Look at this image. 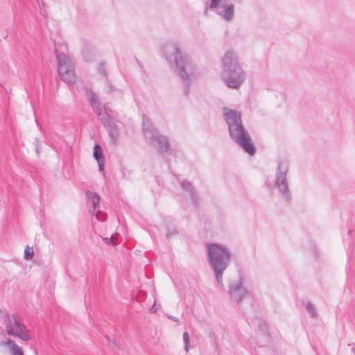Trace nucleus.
Listing matches in <instances>:
<instances>
[{
  "label": "nucleus",
  "instance_id": "dca6fc26",
  "mask_svg": "<svg viewBox=\"0 0 355 355\" xmlns=\"http://www.w3.org/2000/svg\"><path fill=\"white\" fill-rule=\"evenodd\" d=\"M4 345L8 347L11 355H24L21 348L19 347L14 340L7 339Z\"/></svg>",
  "mask_w": 355,
  "mask_h": 355
},
{
  "label": "nucleus",
  "instance_id": "9b49d317",
  "mask_svg": "<svg viewBox=\"0 0 355 355\" xmlns=\"http://www.w3.org/2000/svg\"><path fill=\"white\" fill-rule=\"evenodd\" d=\"M230 297L236 303H241L244 299L251 297V293L243 286V278L240 277L236 282H232L229 286Z\"/></svg>",
  "mask_w": 355,
  "mask_h": 355
},
{
  "label": "nucleus",
  "instance_id": "c756f323",
  "mask_svg": "<svg viewBox=\"0 0 355 355\" xmlns=\"http://www.w3.org/2000/svg\"><path fill=\"white\" fill-rule=\"evenodd\" d=\"M83 57H84V58L86 60V61H89V60H87V59H86V58H85V55L84 53H83Z\"/></svg>",
  "mask_w": 355,
  "mask_h": 355
},
{
  "label": "nucleus",
  "instance_id": "c85d7f7f",
  "mask_svg": "<svg viewBox=\"0 0 355 355\" xmlns=\"http://www.w3.org/2000/svg\"><path fill=\"white\" fill-rule=\"evenodd\" d=\"M353 232H354V231H353V230H349V231H348V237H349V236H350Z\"/></svg>",
  "mask_w": 355,
  "mask_h": 355
},
{
  "label": "nucleus",
  "instance_id": "1a4fd4ad",
  "mask_svg": "<svg viewBox=\"0 0 355 355\" xmlns=\"http://www.w3.org/2000/svg\"><path fill=\"white\" fill-rule=\"evenodd\" d=\"M101 121L107 128L110 142L114 146L116 145L120 136L119 131L123 125L122 123L111 117L107 111H105L104 115L101 117Z\"/></svg>",
  "mask_w": 355,
  "mask_h": 355
},
{
  "label": "nucleus",
  "instance_id": "f3484780",
  "mask_svg": "<svg viewBox=\"0 0 355 355\" xmlns=\"http://www.w3.org/2000/svg\"><path fill=\"white\" fill-rule=\"evenodd\" d=\"M105 87H106V89H107V92L108 94H110V93H112V92H115L116 93V94H118L119 96H121L123 95L122 90L115 87L112 84V83L110 81V80L108 78H107V80H106Z\"/></svg>",
  "mask_w": 355,
  "mask_h": 355
},
{
  "label": "nucleus",
  "instance_id": "7ed1b4c3",
  "mask_svg": "<svg viewBox=\"0 0 355 355\" xmlns=\"http://www.w3.org/2000/svg\"><path fill=\"white\" fill-rule=\"evenodd\" d=\"M221 78L232 89H239L245 80V73L233 51H227L221 59Z\"/></svg>",
  "mask_w": 355,
  "mask_h": 355
},
{
  "label": "nucleus",
  "instance_id": "aec40b11",
  "mask_svg": "<svg viewBox=\"0 0 355 355\" xmlns=\"http://www.w3.org/2000/svg\"><path fill=\"white\" fill-rule=\"evenodd\" d=\"M306 309L309 313V314L311 315V316L312 318L315 317V315H317V312L315 309V306L312 303L308 302L306 304Z\"/></svg>",
  "mask_w": 355,
  "mask_h": 355
},
{
  "label": "nucleus",
  "instance_id": "423d86ee",
  "mask_svg": "<svg viewBox=\"0 0 355 355\" xmlns=\"http://www.w3.org/2000/svg\"><path fill=\"white\" fill-rule=\"evenodd\" d=\"M58 63V73L61 80L70 83L75 80L74 66L72 62L64 53H59L55 44L54 49Z\"/></svg>",
  "mask_w": 355,
  "mask_h": 355
},
{
  "label": "nucleus",
  "instance_id": "9d476101",
  "mask_svg": "<svg viewBox=\"0 0 355 355\" xmlns=\"http://www.w3.org/2000/svg\"><path fill=\"white\" fill-rule=\"evenodd\" d=\"M229 1L230 0H211L209 8L216 10V12L225 21H230L234 17V6Z\"/></svg>",
  "mask_w": 355,
  "mask_h": 355
},
{
  "label": "nucleus",
  "instance_id": "bb28decb",
  "mask_svg": "<svg viewBox=\"0 0 355 355\" xmlns=\"http://www.w3.org/2000/svg\"><path fill=\"white\" fill-rule=\"evenodd\" d=\"M104 240H105L107 243H112V237L110 239L105 238Z\"/></svg>",
  "mask_w": 355,
  "mask_h": 355
},
{
  "label": "nucleus",
  "instance_id": "cd10ccee",
  "mask_svg": "<svg viewBox=\"0 0 355 355\" xmlns=\"http://www.w3.org/2000/svg\"><path fill=\"white\" fill-rule=\"evenodd\" d=\"M150 312L155 313L157 311L156 309H155L154 305L150 309Z\"/></svg>",
  "mask_w": 355,
  "mask_h": 355
},
{
  "label": "nucleus",
  "instance_id": "2eb2a0df",
  "mask_svg": "<svg viewBox=\"0 0 355 355\" xmlns=\"http://www.w3.org/2000/svg\"><path fill=\"white\" fill-rule=\"evenodd\" d=\"M181 186H182V189H184L185 191H187L190 193V196H191V199L193 200V204L196 205V206H198V196L194 191V189H193L192 184L189 182L184 181L181 183Z\"/></svg>",
  "mask_w": 355,
  "mask_h": 355
},
{
  "label": "nucleus",
  "instance_id": "412c9836",
  "mask_svg": "<svg viewBox=\"0 0 355 355\" xmlns=\"http://www.w3.org/2000/svg\"><path fill=\"white\" fill-rule=\"evenodd\" d=\"M183 341L184 343V349L187 352H188L189 347V337L187 331H184L183 334Z\"/></svg>",
  "mask_w": 355,
  "mask_h": 355
},
{
  "label": "nucleus",
  "instance_id": "4468645a",
  "mask_svg": "<svg viewBox=\"0 0 355 355\" xmlns=\"http://www.w3.org/2000/svg\"><path fill=\"white\" fill-rule=\"evenodd\" d=\"M93 156H94V158L98 162L99 171H104L105 159H104V155H103V153L102 151V148L98 144H96L94 146Z\"/></svg>",
  "mask_w": 355,
  "mask_h": 355
},
{
  "label": "nucleus",
  "instance_id": "6ab92c4d",
  "mask_svg": "<svg viewBox=\"0 0 355 355\" xmlns=\"http://www.w3.org/2000/svg\"><path fill=\"white\" fill-rule=\"evenodd\" d=\"M34 250L33 248L26 245L24 250V257L26 260H31L33 257Z\"/></svg>",
  "mask_w": 355,
  "mask_h": 355
},
{
  "label": "nucleus",
  "instance_id": "ddd939ff",
  "mask_svg": "<svg viewBox=\"0 0 355 355\" xmlns=\"http://www.w3.org/2000/svg\"><path fill=\"white\" fill-rule=\"evenodd\" d=\"M87 200L91 203L92 206L89 208V212L92 215H94L96 209L99 207L100 196L96 192H92L89 190L85 191Z\"/></svg>",
  "mask_w": 355,
  "mask_h": 355
},
{
  "label": "nucleus",
  "instance_id": "f03ea898",
  "mask_svg": "<svg viewBox=\"0 0 355 355\" xmlns=\"http://www.w3.org/2000/svg\"><path fill=\"white\" fill-rule=\"evenodd\" d=\"M223 117L228 125L230 136L245 152L250 155L256 153V147L245 130L241 120V114L236 110L223 108Z\"/></svg>",
  "mask_w": 355,
  "mask_h": 355
},
{
  "label": "nucleus",
  "instance_id": "a878e982",
  "mask_svg": "<svg viewBox=\"0 0 355 355\" xmlns=\"http://www.w3.org/2000/svg\"><path fill=\"white\" fill-rule=\"evenodd\" d=\"M101 73L105 78L106 80H107V78H107V72H106V71L105 69H101Z\"/></svg>",
  "mask_w": 355,
  "mask_h": 355
},
{
  "label": "nucleus",
  "instance_id": "f257e3e1",
  "mask_svg": "<svg viewBox=\"0 0 355 355\" xmlns=\"http://www.w3.org/2000/svg\"><path fill=\"white\" fill-rule=\"evenodd\" d=\"M162 50L168 62L173 60L176 72L184 83V94L187 96L190 92L191 77L194 74V64L187 55L182 54L176 43L166 42L163 46Z\"/></svg>",
  "mask_w": 355,
  "mask_h": 355
},
{
  "label": "nucleus",
  "instance_id": "393cba45",
  "mask_svg": "<svg viewBox=\"0 0 355 355\" xmlns=\"http://www.w3.org/2000/svg\"><path fill=\"white\" fill-rule=\"evenodd\" d=\"M167 317H168V318H169L170 320H171L175 322H179V319L173 315H168Z\"/></svg>",
  "mask_w": 355,
  "mask_h": 355
},
{
  "label": "nucleus",
  "instance_id": "a211bd4d",
  "mask_svg": "<svg viewBox=\"0 0 355 355\" xmlns=\"http://www.w3.org/2000/svg\"><path fill=\"white\" fill-rule=\"evenodd\" d=\"M254 322L257 323L259 330L264 334L268 335V327L266 322L259 318H254Z\"/></svg>",
  "mask_w": 355,
  "mask_h": 355
},
{
  "label": "nucleus",
  "instance_id": "6e6552de",
  "mask_svg": "<svg viewBox=\"0 0 355 355\" xmlns=\"http://www.w3.org/2000/svg\"><path fill=\"white\" fill-rule=\"evenodd\" d=\"M288 171V164L286 161L279 162L275 173V186L287 201L291 200V196L288 188L287 180V173Z\"/></svg>",
  "mask_w": 355,
  "mask_h": 355
},
{
  "label": "nucleus",
  "instance_id": "f8f14e48",
  "mask_svg": "<svg viewBox=\"0 0 355 355\" xmlns=\"http://www.w3.org/2000/svg\"><path fill=\"white\" fill-rule=\"evenodd\" d=\"M86 95L88 99V101L93 110V111L98 116H103V111L105 110V112L107 111L106 109L102 105L101 101L98 96V95L91 89H86Z\"/></svg>",
  "mask_w": 355,
  "mask_h": 355
},
{
  "label": "nucleus",
  "instance_id": "b1692460",
  "mask_svg": "<svg viewBox=\"0 0 355 355\" xmlns=\"http://www.w3.org/2000/svg\"><path fill=\"white\" fill-rule=\"evenodd\" d=\"M177 233V231L175 229H174V230L170 232L168 230V232L166 233V236L168 239H169L171 236H173L174 234H175Z\"/></svg>",
  "mask_w": 355,
  "mask_h": 355
},
{
  "label": "nucleus",
  "instance_id": "0eeeda50",
  "mask_svg": "<svg viewBox=\"0 0 355 355\" xmlns=\"http://www.w3.org/2000/svg\"><path fill=\"white\" fill-rule=\"evenodd\" d=\"M7 334L17 337L24 341L30 339L26 327L21 322L19 317L15 314L5 317Z\"/></svg>",
  "mask_w": 355,
  "mask_h": 355
},
{
  "label": "nucleus",
  "instance_id": "39448f33",
  "mask_svg": "<svg viewBox=\"0 0 355 355\" xmlns=\"http://www.w3.org/2000/svg\"><path fill=\"white\" fill-rule=\"evenodd\" d=\"M142 128L145 139L155 148L159 154L167 153L171 148V144L166 137L159 134L150 119L142 116Z\"/></svg>",
  "mask_w": 355,
  "mask_h": 355
},
{
  "label": "nucleus",
  "instance_id": "20e7f679",
  "mask_svg": "<svg viewBox=\"0 0 355 355\" xmlns=\"http://www.w3.org/2000/svg\"><path fill=\"white\" fill-rule=\"evenodd\" d=\"M206 248L210 268L218 284L223 286V275L230 262L231 253L227 248L217 243H207Z\"/></svg>",
  "mask_w": 355,
  "mask_h": 355
},
{
  "label": "nucleus",
  "instance_id": "4be33fe9",
  "mask_svg": "<svg viewBox=\"0 0 355 355\" xmlns=\"http://www.w3.org/2000/svg\"><path fill=\"white\" fill-rule=\"evenodd\" d=\"M95 214L98 220L104 221L106 220L107 216L105 213L98 211Z\"/></svg>",
  "mask_w": 355,
  "mask_h": 355
},
{
  "label": "nucleus",
  "instance_id": "5701e85b",
  "mask_svg": "<svg viewBox=\"0 0 355 355\" xmlns=\"http://www.w3.org/2000/svg\"><path fill=\"white\" fill-rule=\"evenodd\" d=\"M209 337L211 340L212 345H214L215 347H216L217 341H216V336L214 332H210L209 334Z\"/></svg>",
  "mask_w": 355,
  "mask_h": 355
}]
</instances>
